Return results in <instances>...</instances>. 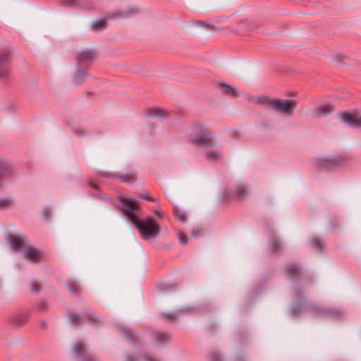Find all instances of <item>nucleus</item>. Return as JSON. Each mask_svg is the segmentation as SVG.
I'll return each instance as SVG.
<instances>
[{
  "instance_id": "f257e3e1",
  "label": "nucleus",
  "mask_w": 361,
  "mask_h": 361,
  "mask_svg": "<svg viewBox=\"0 0 361 361\" xmlns=\"http://www.w3.org/2000/svg\"><path fill=\"white\" fill-rule=\"evenodd\" d=\"M121 209L132 224L138 229L142 237L147 240L156 238L160 232L158 223L152 217L140 219L139 203L130 197L121 198Z\"/></svg>"
},
{
  "instance_id": "f03ea898",
  "label": "nucleus",
  "mask_w": 361,
  "mask_h": 361,
  "mask_svg": "<svg viewBox=\"0 0 361 361\" xmlns=\"http://www.w3.org/2000/svg\"><path fill=\"white\" fill-rule=\"evenodd\" d=\"M190 139L193 144L205 147L204 154L209 159H220L222 158L221 152L214 147L215 137L213 133L201 123H197L190 126Z\"/></svg>"
},
{
  "instance_id": "7ed1b4c3",
  "label": "nucleus",
  "mask_w": 361,
  "mask_h": 361,
  "mask_svg": "<svg viewBox=\"0 0 361 361\" xmlns=\"http://www.w3.org/2000/svg\"><path fill=\"white\" fill-rule=\"evenodd\" d=\"M8 242L11 249L20 252L25 259L32 263H37L41 260L42 252L31 245L25 235H11L8 238Z\"/></svg>"
},
{
  "instance_id": "20e7f679",
  "label": "nucleus",
  "mask_w": 361,
  "mask_h": 361,
  "mask_svg": "<svg viewBox=\"0 0 361 361\" xmlns=\"http://www.w3.org/2000/svg\"><path fill=\"white\" fill-rule=\"evenodd\" d=\"M257 104H263L271 110L286 116L293 114L297 102L294 99H282L279 98L260 97L256 101Z\"/></svg>"
},
{
  "instance_id": "39448f33",
  "label": "nucleus",
  "mask_w": 361,
  "mask_h": 361,
  "mask_svg": "<svg viewBox=\"0 0 361 361\" xmlns=\"http://www.w3.org/2000/svg\"><path fill=\"white\" fill-rule=\"evenodd\" d=\"M338 116L341 121L352 127H361V112L345 111L340 113Z\"/></svg>"
},
{
  "instance_id": "423d86ee",
  "label": "nucleus",
  "mask_w": 361,
  "mask_h": 361,
  "mask_svg": "<svg viewBox=\"0 0 361 361\" xmlns=\"http://www.w3.org/2000/svg\"><path fill=\"white\" fill-rule=\"evenodd\" d=\"M10 51L7 49L0 51V79H6L9 75L8 61Z\"/></svg>"
},
{
  "instance_id": "0eeeda50",
  "label": "nucleus",
  "mask_w": 361,
  "mask_h": 361,
  "mask_svg": "<svg viewBox=\"0 0 361 361\" xmlns=\"http://www.w3.org/2000/svg\"><path fill=\"white\" fill-rule=\"evenodd\" d=\"M77 59L80 63H90L95 59V52L90 49H85L77 52Z\"/></svg>"
},
{
  "instance_id": "6e6552de",
  "label": "nucleus",
  "mask_w": 361,
  "mask_h": 361,
  "mask_svg": "<svg viewBox=\"0 0 361 361\" xmlns=\"http://www.w3.org/2000/svg\"><path fill=\"white\" fill-rule=\"evenodd\" d=\"M27 318V315L25 313H16L11 315L8 322L13 326L20 327L25 324Z\"/></svg>"
},
{
  "instance_id": "1a4fd4ad",
  "label": "nucleus",
  "mask_w": 361,
  "mask_h": 361,
  "mask_svg": "<svg viewBox=\"0 0 361 361\" xmlns=\"http://www.w3.org/2000/svg\"><path fill=\"white\" fill-rule=\"evenodd\" d=\"M146 114L148 117L152 118H161L169 116V113L167 111L157 106L149 108L147 110Z\"/></svg>"
},
{
  "instance_id": "9d476101",
  "label": "nucleus",
  "mask_w": 361,
  "mask_h": 361,
  "mask_svg": "<svg viewBox=\"0 0 361 361\" xmlns=\"http://www.w3.org/2000/svg\"><path fill=\"white\" fill-rule=\"evenodd\" d=\"M333 111V106L330 104H325L315 108L312 111V116L316 118L325 116Z\"/></svg>"
},
{
  "instance_id": "9b49d317",
  "label": "nucleus",
  "mask_w": 361,
  "mask_h": 361,
  "mask_svg": "<svg viewBox=\"0 0 361 361\" xmlns=\"http://www.w3.org/2000/svg\"><path fill=\"white\" fill-rule=\"evenodd\" d=\"M124 361H161L159 358L155 357L152 355H142V356H135L128 355L125 357Z\"/></svg>"
},
{
  "instance_id": "f8f14e48",
  "label": "nucleus",
  "mask_w": 361,
  "mask_h": 361,
  "mask_svg": "<svg viewBox=\"0 0 361 361\" xmlns=\"http://www.w3.org/2000/svg\"><path fill=\"white\" fill-rule=\"evenodd\" d=\"M87 77V73L84 70L76 68V72L73 77V82L76 85L82 83Z\"/></svg>"
},
{
  "instance_id": "ddd939ff",
  "label": "nucleus",
  "mask_w": 361,
  "mask_h": 361,
  "mask_svg": "<svg viewBox=\"0 0 361 361\" xmlns=\"http://www.w3.org/2000/svg\"><path fill=\"white\" fill-rule=\"evenodd\" d=\"M221 90L232 97H236L239 96V92L238 90L226 84L221 85Z\"/></svg>"
},
{
  "instance_id": "4468645a",
  "label": "nucleus",
  "mask_w": 361,
  "mask_h": 361,
  "mask_svg": "<svg viewBox=\"0 0 361 361\" xmlns=\"http://www.w3.org/2000/svg\"><path fill=\"white\" fill-rule=\"evenodd\" d=\"M317 164L322 167L331 168L338 164V161L334 159H320Z\"/></svg>"
},
{
  "instance_id": "2eb2a0df",
  "label": "nucleus",
  "mask_w": 361,
  "mask_h": 361,
  "mask_svg": "<svg viewBox=\"0 0 361 361\" xmlns=\"http://www.w3.org/2000/svg\"><path fill=\"white\" fill-rule=\"evenodd\" d=\"M42 283L37 280H32L30 282V289L32 294L37 295L42 290Z\"/></svg>"
},
{
  "instance_id": "dca6fc26",
  "label": "nucleus",
  "mask_w": 361,
  "mask_h": 361,
  "mask_svg": "<svg viewBox=\"0 0 361 361\" xmlns=\"http://www.w3.org/2000/svg\"><path fill=\"white\" fill-rule=\"evenodd\" d=\"M13 204V200L9 197L0 198V209H6L9 208Z\"/></svg>"
},
{
  "instance_id": "f3484780",
  "label": "nucleus",
  "mask_w": 361,
  "mask_h": 361,
  "mask_svg": "<svg viewBox=\"0 0 361 361\" xmlns=\"http://www.w3.org/2000/svg\"><path fill=\"white\" fill-rule=\"evenodd\" d=\"M106 20L101 18L97 19L92 23V28L93 30H98L104 28L105 26Z\"/></svg>"
},
{
  "instance_id": "a211bd4d",
  "label": "nucleus",
  "mask_w": 361,
  "mask_h": 361,
  "mask_svg": "<svg viewBox=\"0 0 361 361\" xmlns=\"http://www.w3.org/2000/svg\"><path fill=\"white\" fill-rule=\"evenodd\" d=\"M45 307V302L43 299L37 300L33 305V308L37 312H43Z\"/></svg>"
},
{
  "instance_id": "6ab92c4d",
  "label": "nucleus",
  "mask_w": 361,
  "mask_h": 361,
  "mask_svg": "<svg viewBox=\"0 0 361 361\" xmlns=\"http://www.w3.org/2000/svg\"><path fill=\"white\" fill-rule=\"evenodd\" d=\"M174 212H175V215H176L177 219L180 222H181V223L185 222V221H186V214H185V213L183 211L179 209L178 208H176L174 209Z\"/></svg>"
},
{
  "instance_id": "aec40b11",
  "label": "nucleus",
  "mask_w": 361,
  "mask_h": 361,
  "mask_svg": "<svg viewBox=\"0 0 361 361\" xmlns=\"http://www.w3.org/2000/svg\"><path fill=\"white\" fill-rule=\"evenodd\" d=\"M155 338L157 341L162 343L167 341L169 339V336L164 332H157L155 334Z\"/></svg>"
},
{
  "instance_id": "412c9836",
  "label": "nucleus",
  "mask_w": 361,
  "mask_h": 361,
  "mask_svg": "<svg viewBox=\"0 0 361 361\" xmlns=\"http://www.w3.org/2000/svg\"><path fill=\"white\" fill-rule=\"evenodd\" d=\"M73 350L75 354L82 353L85 350V345L82 341H79L73 346Z\"/></svg>"
},
{
  "instance_id": "4be33fe9",
  "label": "nucleus",
  "mask_w": 361,
  "mask_h": 361,
  "mask_svg": "<svg viewBox=\"0 0 361 361\" xmlns=\"http://www.w3.org/2000/svg\"><path fill=\"white\" fill-rule=\"evenodd\" d=\"M236 192L238 197L241 198L247 194V190L245 186L240 185L238 188H237Z\"/></svg>"
},
{
  "instance_id": "5701e85b",
  "label": "nucleus",
  "mask_w": 361,
  "mask_h": 361,
  "mask_svg": "<svg viewBox=\"0 0 361 361\" xmlns=\"http://www.w3.org/2000/svg\"><path fill=\"white\" fill-rule=\"evenodd\" d=\"M8 175V173H7L6 166L5 165L1 164L0 165V186L2 185L1 178L3 176H6Z\"/></svg>"
},
{
  "instance_id": "b1692460",
  "label": "nucleus",
  "mask_w": 361,
  "mask_h": 361,
  "mask_svg": "<svg viewBox=\"0 0 361 361\" xmlns=\"http://www.w3.org/2000/svg\"><path fill=\"white\" fill-rule=\"evenodd\" d=\"M313 245L315 249H317V248L322 249L324 247V243L321 239H319L318 238H314L313 239Z\"/></svg>"
},
{
  "instance_id": "393cba45",
  "label": "nucleus",
  "mask_w": 361,
  "mask_h": 361,
  "mask_svg": "<svg viewBox=\"0 0 361 361\" xmlns=\"http://www.w3.org/2000/svg\"><path fill=\"white\" fill-rule=\"evenodd\" d=\"M178 237L179 238V241L182 245H185L187 243V236L183 233L179 231L178 233Z\"/></svg>"
},
{
  "instance_id": "a878e982",
  "label": "nucleus",
  "mask_w": 361,
  "mask_h": 361,
  "mask_svg": "<svg viewBox=\"0 0 361 361\" xmlns=\"http://www.w3.org/2000/svg\"><path fill=\"white\" fill-rule=\"evenodd\" d=\"M271 246H272V250H273V251H276V250H278V249H277L278 246H279V242H278L277 240H274V241L273 242V244H272V245H271Z\"/></svg>"
},
{
  "instance_id": "bb28decb",
  "label": "nucleus",
  "mask_w": 361,
  "mask_h": 361,
  "mask_svg": "<svg viewBox=\"0 0 361 361\" xmlns=\"http://www.w3.org/2000/svg\"><path fill=\"white\" fill-rule=\"evenodd\" d=\"M142 197L144 199H146L147 200H151V199L149 198V194L147 192H144L142 194Z\"/></svg>"
},
{
  "instance_id": "cd10ccee",
  "label": "nucleus",
  "mask_w": 361,
  "mask_h": 361,
  "mask_svg": "<svg viewBox=\"0 0 361 361\" xmlns=\"http://www.w3.org/2000/svg\"><path fill=\"white\" fill-rule=\"evenodd\" d=\"M79 318L78 315L76 314H71V319L73 322H75L76 320H78Z\"/></svg>"
},
{
  "instance_id": "c85d7f7f",
  "label": "nucleus",
  "mask_w": 361,
  "mask_h": 361,
  "mask_svg": "<svg viewBox=\"0 0 361 361\" xmlns=\"http://www.w3.org/2000/svg\"><path fill=\"white\" fill-rule=\"evenodd\" d=\"M64 4L67 6H71L73 4V0H65Z\"/></svg>"
},
{
  "instance_id": "c756f323",
  "label": "nucleus",
  "mask_w": 361,
  "mask_h": 361,
  "mask_svg": "<svg viewBox=\"0 0 361 361\" xmlns=\"http://www.w3.org/2000/svg\"><path fill=\"white\" fill-rule=\"evenodd\" d=\"M133 180H134V178H133V177H131V178H130V179H129V180H127V179H126V178H123V181H124V182H127V183H130V182H133Z\"/></svg>"
},
{
  "instance_id": "7c9ffc66",
  "label": "nucleus",
  "mask_w": 361,
  "mask_h": 361,
  "mask_svg": "<svg viewBox=\"0 0 361 361\" xmlns=\"http://www.w3.org/2000/svg\"><path fill=\"white\" fill-rule=\"evenodd\" d=\"M294 269V271H296V267H295L288 268V269Z\"/></svg>"
},
{
  "instance_id": "2f4dec72",
  "label": "nucleus",
  "mask_w": 361,
  "mask_h": 361,
  "mask_svg": "<svg viewBox=\"0 0 361 361\" xmlns=\"http://www.w3.org/2000/svg\"><path fill=\"white\" fill-rule=\"evenodd\" d=\"M169 317L171 318H174L176 316L173 314V315H170Z\"/></svg>"
},
{
  "instance_id": "473e14b6",
  "label": "nucleus",
  "mask_w": 361,
  "mask_h": 361,
  "mask_svg": "<svg viewBox=\"0 0 361 361\" xmlns=\"http://www.w3.org/2000/svg\"><path fill=\"white\" fill-rule=\"evenodd\" d=\"M40 326H41V328H43V324H40Z\"/></svg>"
}]
</instances>
